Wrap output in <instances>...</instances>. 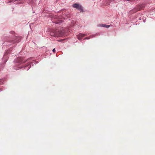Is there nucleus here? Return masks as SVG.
<instances>
[{
  "label": "nucleus",
  "instance_id": "6",
  "mask_svg": "<svg viewBox=\"0 0 155 155\" xmlns=\"http://www.w3.org/2000/svg\"><path fill=\"white\" fill-rule=\"evenodd\" d=\"M101 25H102L101 26L102 27H106V28H108L110 26V25H105V24H102Z\"/></svg>",
  "mask_w": 155,
  "mask_h": 155
},
{
  "label": "nucleus",
  "instance_id": "5",
  "mask_svg": "<svg viewBox=\"0 0 155 155\" xmlns=\"http://www.w3.org/2000/svg\"><path fill=\"white\" fill-rule=\"evenodd\" d=\"M86 36L84 34H80L77 35V38L79 40H81L82 38Z\"/></svg>",
  "mask_w": 155,
  "mask_h": 155
},
{
  "label": "nucleus",
  "instance_id": "14",
  "mask_svg": "<svg viewBox=\"0 0 155 155\" xmlns=\"http://www.w3.org/2000/svg\"><path fill=\"white\" fill-rule=\"evenodd\" d=\"M84 39H88V38H85Z\"/></svg>",
  "mask_w": 155,
  "mask_h": 155
},
{
  "label": "nucleus",
  "instance_id": "4",
  "mask_svg": "<svg viewBox=\"0 0 155 155\" xmlns=\"http://www.w3.org/2000/svg\"><path fill=\"white\" fill-rule=\"evenodd\" d=\"M142 8V6L140 5L137 6V7L135 8L132 11L134 13L140 10Z\"/></svg>",
  "mask_w": 155,
  "mask_h": 155
},
{
  "label": "nucleus",
  "instance_id": "3",
  "mask_svg": "<svg viewBox=\"0 0 155 155\" xmlns=\"http://www.w3.org/2000/svg\"><path fill=\"white\" fill-rule=\"evenodd\" d=\"M73 7L77 9L82 11L83 9L81 5L77 3L74 4L73 5Z\"/></svg>",
  "mask_w": 155,
  "mask_h": 155
},
{
  "label": "nucleus",
  "instance_id": "9",
  "mask_svg": "<svg viewBox=\"0 0 155 155\" xmlns=\"http://www.w3.org/2000/svg\"><path fill=\"white\" fill-rule=\"evenodd\" d=\"M10 33L12 34H14L15 33V32L14 31H11L10 32Z\"/></svg>",
  "mask_w": 155,
  "mask_h": 155
},
{
  "label": "nucleus",
  "instance_id": "11",
  "mask_svg": "<svg viewBox=\"0 0 155 155\" xmlns=\"http://www.w3.org/2000/svg\"><path fill=\"white\" fill-rule=\"evenodd\" d=\"M57 18V17L54 16H53L52 17V18H54V19H56Z\"/></svg>",
  "mask_w": 155,
  "mask_h": 155
},
{
  "label": "nucleus",
  "instance_id": "2",
  "mask_svg": "<svg viewBox=\"0 0 155 155\" xmlns=\"http://www.w3.org/2000/svg\"><path fill=\"white\" fill-rule=\"evenodd\" d=\"M30 59H28L26 61H25L23 59V58L22 57H20L18 58L17 59V61L19 63H24L25 62H27L28 63H30V61H29Z\"/></svg>",
  "mask_w": 155,
  "mask_h": 155
},
{
  "label": "nucleus",
  "instance_id": "13",
  "mask_svg": "<svg viewBox=\"0 0 155 155\" xmlns=\"http://www.w3.org/2000/svg\"><path fill=\"white\" fill-rule=\"evenodd\" d=\"M62 41V40H58V41Z\"/></svg>",
  "mask_w": 155,
  "mask_h": 155
},
{
  "label": "nucleus",
  "instance_id": "7",
  "mask_svg": "<svg viewBox=\"0 0 155 155\" xmlns=\"http://www.w3.org/2000/svg\"><path fill=\"white\" fill-rule=\"evenodd\" d=\"M31 66V65H30V63L29 64H28V65H26L25 66V68H26L27 67H28V69H25L26 70H28L30 68Z\"/></svg>",
  "mask_w": 155,
  "mask_h": 155
},
{
  "label": "nucleus",
  "instance_id": "1",
  "mask_svg": "<svg viewBox=\"0 0 155 155\" xmlns=\"http://www.w3.org/2000/svg\"><path fill=\"white\" fill-rule=\"evenodd\" d=\"M64 33V31L63 30L56 31L54 32V35L55 37H61L63 35Z\"/></svg>",
  "mask_w": 155,
  "mask_h": 155
},
{
  "label": "nucleus",
  "instance_id": "10",
  "mask_svg": "<svg viewBox=\"0 0 155 155\" xmlns=\"http://www.w3.org/2000/svg\"><path fill=\"white\" fill-rule=\"evenodd\" d=\"M3 81L2 79H0V85L1 84V82H2Z\"/></svg>",
  "mask_w": 155,
  "mask_h": 155
},
{
  "label": "nucleus",
  "instance_id": "8",
  "mask_svg": "<svg viewBox=\"0 0 155 155\" xmlns=\"http://www.w3.org/2000/svg\"><path fill=\"white\" fill-rule=\"evenodd\" d=\"M62 21L61 20H59L58 21L55 22L56 23L58 24L61 22Z\"/></svg>",
  "mask_w": 155,
  "mask_h": 155
},
{
  "label": "nucleus",
  "instance_id": "12",
  "mask_svg": "<svg viewBox=\"0 0 155 155\" xmlns=\"http://www.w3.org/2000/svg\"><path fill=\"white\" fill-rule=\"evenodd\" d=\"M55 48H54L53 50V52H55Z\"/></svg>",
  "mask_w": 155,
  "mask_h": 155
}]
</instances>
